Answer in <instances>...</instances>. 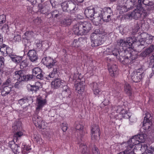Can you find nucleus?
Listing matches in <instances>:
<instances>
[{"mask_svg": "<svg viewBox=\"0 0 154 154\" xmlns=\"http://www.w3.org/2000/svg\"><path fill=\"white\" fill-rule=\"evenodd\" d=\"M133 43L134 40L131 38H128L126 40L120 39L117 41V45L122 48V51L125 52L120 58V61L124 64L129 63L134 59L131 52L128 50L132 48Z\"/></svg>", "mask_w": 154, "mask_h": 154, "instance_id": "f257e3e1", "label": "nucleus"}, {"mask_svg": "<svg viewBox=\"0 0 154 154\" xmlns=\"http://www.w3.org/2000/svg\"><path fill=\"white\" fill-rule=\"evenodd\" d=\"M91 25L88 21L80 22L75 24L73 27V32L77 35L86 34L91 29Z\"/></svg>", "mask_w": 154, "mask_h": 154, "instance_id": "f03ea898", "label": "nucleus"}, {"mask_svg": "<svg viewBox=\"0 0 154 154\" xmlns=\"http://www.w3.org/2000/svg\"><path fill=\"white\" fill-rule=\"evenodd\" d=\"M138 5L137 8L135 9L131 14H127L125 16L126 19L131 20L132 18L137 20L138 18L142 17L144 18L147 15V13L141 6L143 3H139Z\"/></svg>", "mask_w": 154, "mask_h": 154, "instance_id": "7ed1b4c3", "label": "nucleus"}, {"mask_svg": "<svg viewBox=\"0 0 154 154\" xmlns=\"http://www.w3.org/2000/svg\"><path fill=\"white\" fill-rule=\"evenodd\" d=\"M42 61L44 64L48 69L58 67L57 61L50 57H44L42 59Z\"/></svg>", "mask_w": 154, "mask_h": 154, "instance_id": "20e7f679", "label": "nucleus"}, {"mask_svg": "<svg viewBox=\"0 0 154 154\" xmlns=\"http://www.w3.org/2000/svg\"><path fill=\"white\" fill-rule=\"evenodd\" d=\"M131 79L133 82H137L143 78L144 75V71L142 68L134 71L131 74Z\"/></svg>", "mask_w": 154, "mask_h": 154, "instance_id": "39448f33", "label": "nucleus"}, {"mask_svg": "<svg viewBox=\"0 0 154 154\" xmlns=\"http://www.w3.org/2000/svg\"><path fill=\"white\" fill-rule=\"evenodd\" d=\"M12 128L14 131H17L14 134L13 138V140H16L17 141L18 138L20 137L23 134V133L20 131L22 129L21 123L20 122L16 123L14 125L12 126Z\"/></svg>", "mask_w": 154, "mask_h": 154, "instance_id": "423d86ee", "label": "nucleus"}, {"mask_svg": "<svg viewBox=\"0 0 154 154\" xmlns=\"http://www.w3.org/2000/svg\"><path fill=\"white\" fill-rule=\"evenodd\" d=\"M134 149H129V154H142L141 152L144 151L147 148L146 144H140L135 146Z\"/></svg>", "mask_w": 154, "mask_h": 154, "instance_id": "0eeeda50", "label": "nucleus"}, {"mask_svg": "<svg viewBox=\"0 0 154 154\" xmlns=\"http://www.w3.org/2000/svg\"><path fill=\"white\" fill-rule=\"evenodd\" d=\"M91 137L92 140L98 139L100 136L99 127L96 125H92L91 127Z\"/></svg>", "mask_w": 154, "mask_h": 154, "instance_id": "6e6552de", "label": "nucleus"}, {"mask_svg": "<svg viewBox=\"0 0 154 154\" xmlns=\"http://www.w3.org/2000/svg\"><path fill=\"white\" fill-rule=\"evenodd\" d=\"M101 36L99 35L91 34V46L92 47H95L100 45L102 44L101 40Z\"/></svg>", "mask_w": 154, "mask_h": 154, "instance_id": "1a4fd4ad", "label": "nucleus"}, {"mask_svg": "<svg viewBox=\"0 0 154 154\" xmlns=\"http://www.w3.org/2000/svg\"><path fill=\"white\" fill-rule=\"evenodd\" d=\"M32 32L28 31L25 32L22 36L23 42L25 48H27L31 45L29 40L32 37Z\"/></svg>", "mask_w": 154, "mask_h": 154, "instance_id": "9d476101", "label": "nucleus"}, {"mask_svg": "<svg viewBox=\"0 0 154 154\" xmlns=\"http://www.w3.org/2000/svg\"><path fill=\"white\" fill-rule=\"evenodd\" d=\"M140 144L139 143L136 135L134 136L127 142L126 145V147L129 149H132L134 145H136L137 146L138 145Z\"/></svg>", "mask_w": 154, "mask_h": 154, "instance_id": "9b49d317", "label": "nucleus"}, {"mask_svg": "<svg viewBox=\"0 0 154 154\" xmlns=\"http://www.w3.org/2000/svg\"><path fill=\"white\" fill-rule=\"evenodd\" d=\"M65 82L60 79H56L51 82V87L54 89H57L61 86L65 85Z\"/></svg>", "mask_w": 154, "mask_h": 154, "instance_id": "f8f14e48", "label": "nucleus"}, {"mask_svg": "<svg viewBox=\"0 0 154 154\" xmlns=\"http://www.w3.org/2000/svg\"><path fill=\"white\" fill-rule=\"evenodd\" d=\"M42 70L39 67H35L32 70V75L35 76L37 79H43L45 75L42 73Z\"/></svg>", "mask_w": 154, "mask_h": 154, "instance_id": "ddd939ff", "label": "nucleus"}, {"mask_svg": "<svg viewBox=\"0 0 154 154\" xmlns=\"http://www.w3.org/2000/svg\"><path fill=\"white\" fill-rule=\"evenodd\" d=\"M108 69L109 72L112 76L115 77L118 74V70L117 66L116 64H108Z\"/></svg>", "mask_w": 154, "mask_h": 154, "instance_id": "4468645a", "label": "nucleus"}, {"mask_svg": "<svg viewBox=\"0 0 154 154\" xmlns=\"http://www.w3.org/2000/svg\"><path fill=\"white\" fill-rule=\"evenodd\" d=\"M96 13L95 14L94 16L93 17V19L91 18V20L94 24L95 25L97 26L100 23L101 21L103 19L100 14V11H98V9H96Z\"/></svg>", "mask_w": 154, "mask_h": 154, "instance_id": "2eb2a0df", "label": "nucleus"}, {"mask_svg": "<svg viewBox=\"0 0 154 154\" xmlns=\"http://www.w3.org/2000/svg\"><path fill=\"white\" fill-rule=\"evenodd\" d=\"M96 9H99V8L95 9L92 7H88L85 11V14L86 17L88 18H92L96 13Z\"/></svg>", "mask_w": 154, "mask_h": 154, "instance_id": "dca6fc26", "label": "nucleus"}, {"mask_svg": "<svg viewBox=\"0 0 154 154\" xmlns=\"http://www.w3.org/2000/svg\"><path fill=\"white\" fill-rule=\"evenodd\" d=\"M25 71L21 70L15 72L13 75V78L15 80H18L19 81H23L24 79V73Z\"/></svg>", "mask_w": 154, "mask_h": 154, "instance_id": "f3484780", "label": "nucleus"}, {"mask_svg": "<svg viewBox=\"0 0 154 154\" xmlns=\"http://www.w3.org/2000/svg\"><path fill=\"white\" fill-rule=\"evenodd\" d=\"M46 101L42 98L40 97H38L37 98V106L36 108L35 113L38 114L40 110L42 109V107L45 105Z\"/></svg>", "mask_w": 154, "mask_h": 154, "instance_id": "a211bd4d", "label": "nucleus"}, {"mask_svg": "<svg viewBox=\"0 0 154 154\" xmlns=\"http://www.w3.org/2000/svg\"><path fill=\"white\" fill-rule=\"evenodd\" d=\"M86 42V39L82 37L74 39L72 42L71 45L72 47H78Z\"/></svg>", "mask_w": 154, "mask_h": 154, "instance_id": "6ab92c4d", "label": "nucleus"}, {"mask_svg": "<svg viewBox=\"0 0 154 154\" xmlns=\"http://www.w3.org/2000/svg\"><path fill=\"white\" fill-rule=\"evenodd\" d=\"M33 122L35 126L39 128H42V118L37 115L35 116L32 118Z\"/></svg>", "mask_w": 154, "mask_h": 154, "instance_id": "aec40b11", "label": "nucleus"}, {"mask_svg": "<svg viewBox=\"0 0 154 154\" xmlns=\"http://www.w3.org/2000/svg\"><path fill=\"white\" fill-rule=\"evenodd\" d=\"M28 55L30 60L32 62H35L38 59V55L35 51L34 50H29Z\"/></svg>", "mask_w": 154, "mask_h": 154, "instance_id": "412c9836", "label": "nucleus"}, {"mask_svg": "<svg viewBox=\"0 0 154 154\" xmlns=\"http://www.w3.org/2000/svg\"><path fill=\"white\" fill-rule=\"evenodd\" d=\"M58 67H55L53 69V70L48 75H45V77L47 79L49 80L50 78H53L57 77L58 75Z\"/></svg>", "mask_w": 154, "mask_h": 154, "instance_id": "4be33fe9", "label": "nucleus"}, {"mask_svg": "<svg viewBox=\"0 0 154 154\" xmlns=\"http://www.w3.org/2000/svg\"><path fill=\"white\" fill-rule=\"evenodd\" d=\"M14 140H13L9 142L8 146L14 152H19L20 147L15 143V142L14 141Z\"/></svg>", "mask_w": 154, "mask_h": 154, "instance_id": "5701e85b", "label": "nucleus"}, {"mask_svg": "<svg viewBox=\"0 0 154 154\" xmlns=\"http://www.w3.org/2000/svg\"><path fill=\"white\" fill-rule=\"evenodd\" d=\"M38 11L42 14H45L49 11L50 7L48 5L39 4L38 6Z\"/></svg>", "mask_w": 154, "mask_h": 154, "instance_id": "b1692460", "label": "nucleus"}, {"mask_svg": "<svg viewBox=\"0 0 154 154\" xmlns=\"http://www.w3.org/2000/svg\"><path fill=\"white\" fill-rule=\"evenodd\" d=\"M75 88L76 90L78 91L79 93H81L84 91L85 89V86L83 82L75 84Z\"/></svg>", "mask_w": 154, "mask_h": 154, "instance_id": "393cba45", "label": "nucleus"}, {"mask_svg": "<svg viewBox=\"0 0 154 154\" xmlns=\"http://www.w3.org/2000/svg\"><path fill=\"white\" fill-rule=\"evenodd\" d=\"M98 11H100V14L101 15L103 20L106 22H108L111 20V15H108L107 14H105V12L103 11V10L99 8Z\"/></svg>", "mask_w": 154, "mask_h": 154, "instance_id": "a878e982", "label": "nucleus"}, {"mask_svg": "<svg viewBox=\"0 0 154 154\" xmlns=\"http://www.w3.org/2000/svg\"><path fill=\"white\" fill-rule=\"evenodd\" d=\"M68 12H69L71 13H75L77 9L75 8V5L72 1L68 2Z\"/></svg>", "mask_w": 154, "mask_h": 154, "instance_id": "bb28decb", "label": "nucleus"}, {"mask_svg": "<svg viewBox=\"0 0 154 154\" xmlns=\"http://www.w3.org/2000/svg\"><path fill=\"white\" fill-rule=\"evenodd\" d=\"M11 90V85H6L5 86L2 90L1 95L3 97H5L10 93Z\"/></svg>", "mask_w": 154, "mask_h": 154, "instance_id": "cd10ccee", "label": "nucleus"}, {"mask_svg": "<svg viewBox=\"0 0 154 154\" xmlns=\"http://www.w3.org/2000/svg\"><path fill=\"white\" fill-rule=\"evenodd\" d=\"M137 0H123L124 3H125L126 4L128 5V8H130L131 9H132L134 7L136 6L137 2Z\"/></svg>", "mask_w": 154, "mask_h": 154, "instance_id": "c85d7f7f", "label": "nucleus"}, {"mask_svg": "<svg viewBox=\"0 0 154 154\" xmlns=\"http://www.w3.org/2000/svg\"><path fill=\"white\" fill-rule=\"evenodd\" d=\"M154 51V45H151L146 50L141 53L142 55L145 57Z\"/></svg>", "mask_w": 154, "mask_h": 154, "instance_id": "c756f323", "label": "nucleus"}, {"mask_svg": "<svg viewBox=\"0 0 154 154\" xmlns=\"http://www.w3.org/2000/svg\"><path fill=\"white\" fill-rule=\"evenodd\" d=\"M125 52L124 51H119L117 49H115L112 51V54L115 56L116 58L120 60V58L123 55Z\"/></svg>", "mask_w": 154, "mask_h": 154, "instance_id": "7c9ffc66", "label": "nucleus"}, {"mask_svg": "<svg viewBox=\"0 0 154 154\" xmlns=\"http://www.w3.org/2000/svg\"><path fill=\"white\" fill-rule=\"evenodd\" d=\"M124 5L123 6L119 5L117 7V9L119 11L120 14H123L131 10L130 8H128L127 5Z\"/></svg>", "mask_w": 154, "mask_h": 154, "instance_id": "2f4dec72", "label": "nucleus"}, {"mask_svg": "<svg viewBox=\"0 0 154 154\" xmlns=\"http://www.w3.org/2000/svg\"><path fill=\"white\" fill-rule=\"evenodd\" d=\"M31 86V88L30 89V91H34L36 92L38 91L39 88H41L42 87V84L39 82H36L35 85Z\"/></svg>", "mask_w": 154, "mask_h": 154, "instance_id": "473e14b6", "label": "nucleus"}, {"mask_svg": "<svg viewBox=\"0 0 154 154\" xmlns=\"http://www.w3.org/2000/svg\"><path fill=\"white\" fill-rule=\"evenodd\" d=\"M63 91L62 92V94L64 96V97H70L71 96V92L68 88L67 85H64L63 87Z\"/></svg>", "mask_w": 154, "mask_h": 154, "instance_id": "72a5a7b5", "label": "nucleus"}, {"mask_svg": "<svg viewBox=\"0 0 154 154\" xmlns=\"http://www.w3.org/2000/svg\"><path fill=\"white\" fill-rule=\"evenodd\" d=\"M72 22V19L66 18L63 19L61 22V24L64 26H68L70 25Z\"/></svg>", "mask_w": 154, "mask_h": 154, "instance_id": "f704fd0d", "label": "nucleus"}, {"mask_svg": "<svg viewBox=\"0 0 154 154\" xmlns=\"http://www.w3.org/2000/svg\"><path fill=\"white\" fill-rule=\"evenodd\" d=\"M12 60L14 62L19 63L20 61H21L23 58L22 56H19L14 54L11 55L10 57Z\"/></svg>", "mask_w": 154, "mask_h": 154, "instance_id": "c9c22d12", "label": "nucleus"}, {"mask_svg": "<svg viewBox=\"0 0 154 154\" xmlns=\"http://www.w3.org/2000/svg\"><path fill=\"white\" fill-rule=\"evenodd\" d=\"M19 63L20 68L23 69L27 66L28 64V60L27 59H25L22 61H20Z\"/></svg>", "mask_w": 154, "mask_h": 154, "instance_id": "e433bc0d", "label": "nucleus"}, {"mask_svg": "<svg viewBox=\"0 0 154 154\" xmlns=\"http://www.w3.org/2000/svg\"><path fill=\"white\" fill-rule=\"evenodd\" d=\"M75 129L76 130L80 131V134L83 135L84 134V130L83 128V126L80 124L76 123L75 125Z\"/></svg>", "mask_w": 154, "mask_h": 154, "instance_id": "4c0bfd02", "label": "nucleus"}, {"mask_svg": "<svg viewBox=\"0 0 154 154\" xmlns=\"http://www.w3.org/2000/svg\"><path fill=\"white\" fill-rule=\"evenodd\" d=\"M152 123L151 121H143V126L144 128L146 130H148L151 126Z\"/></svg>", "mask_w": 154, "mask_h": 154, "instance_id": "58836bf2", "label": "nucleus"}, {"mask_svg": "<svg viewBox=\"0 0 154 154\" xmlns=\"http://www.w3.org/2000/svg\"><path fill=\"white\" fill-rule=\"evenodd\" d=\"M146 135L145 134H140L136 135L139 143H142L145 142Z\"/></svg>", "mask_w": 154, "mask_h": 154, "instance_id": "ea45409f", "label": "nucleus"}, {"mask_svg": "<svg viewBox=\"0 0 154 154\" xmlns=\"http://www.w3.org/2000/svg\"><path fill=\"white\" fill-rule=\"evenodd\" d=\"M124 90L126 93L129 94H131V88L130 85L127 83H125L124 86Z\"/></svg>", "mask_w": 154, "mask_h": 154, "instance_id": "a19ab883", "label": "nucleus"}, {"mask_svg": "<svg viewBox=\"0 0 154 154\" xmlns=\"http://www.w3.org/2000/svg\"><path fill=\"white\" fill-rule=\"evenodd\" d=\"M124 113H122V117L125 119H128L129 121L131 122H133L134 121L132 120L131 119V114L128 112L127 111L125 110V112H123Z\"/></svg>", "mask_w": 154, "mask_h": 154, "instance_id": "79ce46f5", "label": "nucleus"}, {"mask_svg": "<svg viewBox=\"0 0 154 154\" xmlns=\"http://www.w3.org/2000/svg\"><path fill=\"white\" fill-rule=\"evenodd\" d=\"M134 42H136L140 43V45H141V49H143L145 47L147 46V44L146 42L144 40L140 41V40L137 39L135 38V40Z\"/></svg>", "mask_w": 154, "mask_h": 154, "instance_id": "37998d69", "label": "nucleus"}, {"mask_svg": "<svg viewBox=\"0 0 154 154\" xmlns=\"http://www.w3.org/2000/svg\"><path fill=\"white\" fill-rule=\"evenodd\" d=\"M63 1V0H51L50 2L52 6H55L60 4H61Z\"/></svg>", "mask_w": 154, "mask_h": 154, "instance_id": "c03bdc74", "label": "nucleus"}, {"mask_svg": "<svg viewBox=\"0 0 154 154\" xmlns=\"http://www.w3.org/2000/svg\"><path fill=\"white\" fill-rule=\"evenodd\" d=\"M51 15L53 18H57L60 17L61 14L59 11L57 10H55L52 11Z\"/></svg>", "mask_w": 154, "mask_h": 154, "instance_id": "a18cd8bd", "label": "nucleus"}, {"mask_svg": "<svg viewBox=\"0 0 154 154\" xmlns=\"http://www.w3.org/2000/svg\"><path fill=\"white\" fill-rule=\"evenodd\" d=\"M26 100L24 97L23 98L20 99L19 100V103L21 106H23L24 107L27 106H28V105L27 103Z\"/></svg>", "mask_w": 154, "mask_h": 154, "instance_id": "49530a36", "label": "nucleus"}, {"mask_svg": "<svg viewBox=\"0 0 154 154\" xmlns=\"http://www.w3.org/2000/svg\"><path fill=\"white\" fill-rule=\"evenodd\" d=\"M6 50V53L4 55L5 56L8 55V56L11 57V55H13L14 54L13 53L12 50L9 47L7 46Z\"/></svg>", "mask_w": 154, "mask_h": 154, "instance_id": "de8ad7c7", "label": "nucleus"}, {"mask_svg": "<svg viewBox=\"0 0 154 154\" xmlns=\"http://www.w3.org/2000/svg\"><path fill=\"white\" fill-rule=\"evenodd\" d=\"M7 47V46L5 44L1 45V46L0 47V51L1 53H2L4 56L5 55V54L6 53V50Z\"/></svg>", "mask_w": 154, "mask_h": 154, "instance_id": "09e8293b", "label": "nucleus"}, {"mask_svg": "<svg viewBox=\"0 0 154 154\" xmlns=\"http://www.w3.org/2000/svg\"><path fill=\"white\" fill-rule=\"evenodd\" d=\"M68 2H64L61 3V6L63 11H68Z\"/></svg>", "mask_w": 154, "mask_h": 154, "instance_id": "8fccbe9b", "label": "nucleus"}, {"mask_svg": "<svg viewBox=\"0 0 154 154\" xmlns=\"http://www.w3.org/2000/svg\"><path fill=\"white\" fill-rule=\"evenodd\" d=\"M14 42H19L21 40V36L19 34H15L13 38Z\"/></svg>", "mask_w": 154, "mask_h": 154, "instance_id": "3c124183", "label": "nucleus"}, {"mask_svg": "<svg viewBox=\"0 0 154 154\" xmlns=\"http://www.w3.org/2000/svg\"><path fill=\"white\" fill-rule=\"evenodd\" d=\"M24 79L23 80V81H27L31 80L33 78V76L32 75H25L24 74Z\"/></svg>", "mask_w": 154, "mask_h": 154, "instance_id": "603ef678", "label": "nucleus"}, {"mask_svg": "<svg viewBox=\"0 0 154 154\" xmlns=\"http://www.w3.org/2000/svg\"><path fill=\"white\" fill-rule=\"evenodd\" d=\"M145 115L146 116L144 117V121H151L152 117L151 116V114L147 112L145 113Z\"/></svg>", "mask_w": 154, "mask_h": 154, "instance_id": "864d4df0", "label": "nucleus"}, {"mask_svg": "<svg viewBox=\"0 0 154 154\" xmlns=\"http://www.w3.org/2000/svg\"><path fill=\"white\" fill-rule=\"evenodd\" d=\"M148 37L144 40L147 44H151L152 42V38L154 37L153 36L151 35H150Z\"/></svg>", "mask_w": 154, "mask_h": 154, "instance_id": "5fc2aeb1", "label": "nucleus"}, {"mask_svg": "<svg viewBox=\"0 0 154 154\" xmlns=\"http://www.w3.org/2000/svg\"><path fill=\"white\" fill-rule=\"evenodd\" d=\"M6 17L4 15H0V26H2L3 24L5 22Z\"/></svg>", "mask_w": 154, "mask_h": 154, "instance_id": "6e6d98bb", "label": "nucleus"}, {"mask_svg": "<svg viewBox=\"0 0 154 154\" xmlns=\"http://www.w3.org/2000/svg\"><path fill=\"white\" fill-rule=\"evenodd\" d=\"M90 86L93 91H94L100 88L99 87L97 83H93L92 84H91Z\"/></svg>", "mask_w": 154, "mask_h": 154, "instance_id": "4d7b16f0", "label": "nucleus"}, {"mask_svg": "<svg viewBox=\"0 0 154 154\" xmlns=\"http://www.w3.org/2000/svg\"><path fill=\"white\" fill-rule=\"evenodd\" d=\"M103 11L105 12V14H107L109 15H111L112 14V11L111 8L109 7L105 8Z\"/></svg>", "mask_w": 154, "mask_h": 154, "instance_id": "13d9d810", "label": "nucleus"}, {"mask_svg": "<svg viewBox=\"0 0 154 154\" xmlns=\"http://www.w3.org/2000/svg\"><path fill=\"white\" fill-rule=\"evenodd\" d=\"M25 98L26 100V102L27 104H28V106L29 105L33 102V99L32 97L28 96L25 97Z\"/></svg>", "mask_w": 154, "mask_h": 154, "instance_id": "bf43d9fd", "label": "nucleus"}, {"mask_svg": "<svg viewBox=\"0 0 154 154\" xmlns=\"http://www.w3.org/2000/svg\"><path fill=\"white\" fill-rule=\"evenodd\" d=\"M150 35V34H149L146 32H143L141 33L140 35H139L138 37H141L142 39L144 40L146 38L148 37V36H149Z\"/></svg>", "mask_w": 154, "mask_h": 154, "instance_id": "052dcab7", "label": "nucleus"}, {"mask_svg": "<svg viewBox=\"0 0 154 154\" xmlns=\"http://www.w3.org/2000/svg\"><path fill=\"white\" fill-rule=\"evenodd\" d=\"M117 109H116V112L118 113H119L120 114L122 113H123L124 112H125V110L122 108L121 106H118L117 107Z\"/></svg>", "mask_w": 154, "mask_h": 154, "instance_id": "680f3d73", "label": "nucleus"}, {"mask_svg": "<svg viewBox=\"0 0 154 154\" xmlns=\"http://www.w3.org/2000/svg\"><path fill=\"white\" fill-rule=\"evenodd\" d=\"M22 148L23 149V150L25 152L29 151L31 149V148L30 146L26 145H23L22 146Z\"/></svg>", "mask_w": 154, "mask_h": 154, "instance_id": "e2e57ef3", "label": "nucleus"}, {"mask_svg": "<svg viewBox=\"0 0 154 154\" xmlns=\"http://www.w3.org/2000/svg\"><path fill=\"white\" fill-rule=\"evenodd\" d=\"M8 25L5 24L2 28V30L3 32L7 33L8 31Z\"/></svg>", "mask_w": 154, "mask_h": 154, "instance_id": "0e129e2a", "label": "nucleus"}, {"mask_svg": "<svg viewBox=\"0 0 154 154\" xmlns=\"http://www.w3.org/2000/svg\"><path fill=\"white\" fill-rule=\"evenodd\" d=\"M92 153L93 154H100L99 150L95 146H94L92 149Z\"/></svg>", "mask_w": 154, "mask_h": 154, "instance_id": "69168bd1", "label": "nucleus"}, {"mask_svg": "<svg viewBox=\"0 0 154 154\" xmlns=\"http://www.w3.org/2000/svg\"><path fill=\"white\" fill-rule=\"evenodd\" d=\"M62 129L64 132L66 131L67 129V125L66 123H62L61 125Z\"/></svg>", "mask_w": 154, "mask_h": 154, "instance_id": "338daca9", "label": "nucleus"}, {"mask_svg": "<svg viewBox=\"0 0 154 154\" xmlns=\"http://www.w3.org/2000/svg\"><path fill=\"white\" fill-rule=\"evenodd\" d=\"M93 91L94 94L96 96H97L98 95L100 94L101 93V91L100 88L98 89L95 90L94 91Z\"/></svg>", "mask_w": 154, "mask_h": 154, "instance_id": "774afa93", "label": "nucleus"}]
</instances>
